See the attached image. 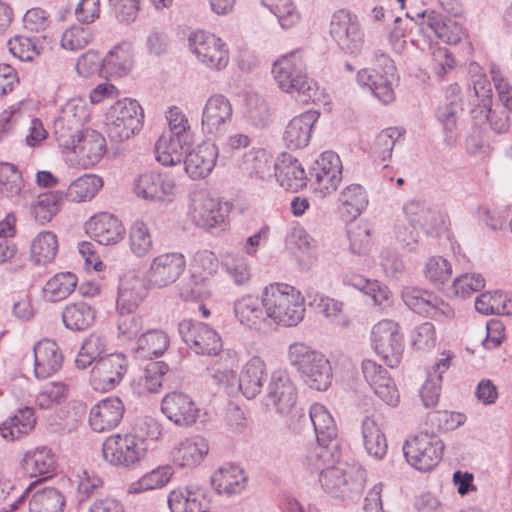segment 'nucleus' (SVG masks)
<instances>
[{"instance_id":"1","label":"nucleus","mask_w":512,"mask_h":512,"mask_svg":"<svg viewBox=\"0 0 512 512\" xmlns=\"http://www.w3.org/2000/svg\"><path fill=\"white\" fill-rule=\"evenodd\" d=\"M272 74L278 87L298 102L308 104L321 100L322 92L317 83L308 77L306 63L299 51L279 58L273 64Z\"/></svg>"},{"instance_id":"2","label":"nucleus","mask_w":512,"mask_h":512,"mask_svg":"<svg viewBox=\"0 0 512 512\" xmlns=\"http://www.w3.org/2000/svg\"><path fill=\"white\" fill-rule=\"evenodd\" d=\"M287 359L310 388L325 391L331 385L332 368L329 360L306 343L290 344Z\"/></svg>"},{"instance_id":"46","label":"nucleus","mask_w":512,"mask_h":512,"mask_svg":"<svg viewBox=\"0 0 512 512\" xmlns=\"http://www.w3.org/2000/svg\"><path fill=\"white\" fill-rule=\"evenodd\" d=\"M132 62L130 46L128 44L117 45L104 57V73L122 77L129 73Z\"/></svg>"},{"instance_id":"23","label":"nucleus","mask_w":512,"mask_h":512,"mask_svg":"<svg viewBox=\"0 0 512 512\" xmlns=\"http://www.w3.org/2000/svg\"><path fill=\"white\" fill-rule=\"evenodd\" d=\"M219 150L216 144L204 141L193 149H189L184 159V170L190 178L207 177L216 165Z\"/></svg>"},{"instance_id":"52","label":"nucleus","mask_w":512,"mask_h":512,"mask_svg":"<svg viewBox=\"0 0 512 512\" xmlns=\"http://www.w3.org/2000/svg\"><path fill=\"white\" fill-rule=\"evenodd\" d=\"M63 198L60 191L40 194L31 205V214L40 224L49 222L59 211V204Z\"/></svg>"},{"instance_id":"19","label":"nucleus","mask_w":512,"mask_h":512,"mask_svg":"<svg viewBox=\"0 0 512 512\" xmlns=\"http://www.w3.org/2000/svg\"><path fill=\"white\" fill-rule=\"evenodd\" d=\"M186 267V260L182 253H164L152 260L147 272L150 285L164 288L177 281Z\"/></svg>"},{"instance_id":"17","label":"nucleus","mask_w":512,"mask_h":512,"mask_svg":"<svg viewBox=\"0 0 512 512\" xmlns=\"http://www.w3.org/2000/svg\"><path fill=\"white\" fill-rule=\"evenodd\" d=\"M232 115V104L226 96L222 94L211 95L202 111V131L210 135H222L231 122Z\"/></svg>"},{"instance_id":"30","label":"nucleus","mask_w":512,"mask_h":512,"mask_svg":"<svg viewBox=\"0 0 512 512\" xmlns=\"http://www.w3.org/2000/svg\"><path fill=\"white\" fill-rule=\"evenodd\" d=\"M90 236L102 245L115 244L123 239L125 229L114 215L101 213L90 218L86 223Z\"/></svg>"},{"instance_id":"40","label":"nucleus","mask_w":512,"mask_h":512,"mask_svg":"<svg viewBox=\"0 0 512 512\" xmlns=\"http://www.w3.org/2000/svg\"><path fill=\"white\" fill-rule=\"evenodd\" d=\"M362 437L368 455L377 460L382 459L386 455L387 440L374 417L366 416L362 420Z\"/></svg>"},{"instance_id":"50","label":"nucleus","mask_w":512,"mask_h":512,"mask_svg":"<svg viewBox=\"0 0 512 512\" xmlns=\"http://www.w3.org/2000/svg\"><path fill=\"white\" fill-rule=\"evenodd\" d=\"M102 179L93 174H85L74 180L66 191V198L72 202L91 200L102 187Z\"/></svg>"},{"instance_id":"25","label":"nucleus","mask_w":512,"mask_h":512,"mask_svg":"<svg viewBox=\"0 0 512 512\" xmlns=\"http://www.w3.org/2000/svg\"><path fill=\"white\" fill-rule=\"evenodd\" d=\"M161 410L170 421L181 427L194 424L199 415L192 398L182 392L167 394L161 402Z\"/></svg>"},{"instance_id":"12","label":"nucleus","mask_w":512,"mask_h":512,"mask_svg":"<svg viewBox=\"0 0 512 512\" xmlns=\"http://www.w3.org/2000/svg\"><path fill=\"white\" fill-rule=\"evenodd\" d=\"M30 115L23 101L12 104L0 114V138L11 132L16 125L29 120L28 134L25 142L30 147L38 146L44 141L48 132L38 118L29 119Z\"/></svg>"},{"instance_id":"64","label":"nucleus","mask_w":512,"mask_h":512,"mask_svg":"<svg viewBox=\"0 0 512 512\" xmlns=\"http://www.w3.org/2000/svg\"><path fill=\"white\" fill-rule=\"evenodd\" d=\"M403 132V130L397 127L382 130L375 139L373 145L374 153L377 154L382 161L390 158L392 149L403 135Z\"/></svg>"},{"instance_id":"32","label":"nucleus","mask_w":512,"mask_h":512,"mask_svg":"<svg viewBox=\"0 0 512 512\" xmlns=\"http://www.w3.org/2000/svg\"><path fill=\"white\" fill-rule=\"evenodd\" d=\"M274 171L280 186L293 192L305 187L309 180L299 161L288 154H283L282 158L275 162Z\"/></svg>"},{"instance_id":"42","label":"nucleus","mask_w":512,"mask_h":512,"mask_svg":"<svg viewBox=\"0 0 512 512\" xmlns=\"http://www.w3.org/2000/svg\"><path fill=\"white\" fill-rule=\"evenodd\" d=\"M285 244L290 250H297L303 254H307V261L300 260V265L303 268H309L316 263V241L306 232L303 227L296 226L291 228L285 238Z\"/></svg>"},{"instance_id":"37","label":"nucleus","mask_w":512,"mask_h":512,"mask_svg":"<svg viewBox=\"0 0 512 512\" xmlns=\"http://www.w3.org/2000/svg\"><path fill=\"white\" fill-rule=\"evenodd\" d=\"M247 478L241 467L227 464L219 468L212 476L211 483L220 494H237L246 486Z\"/></svg>"},{"instance_id":"7","label":"nucleus","mask_w":512,"mask_h":512,"mask_svg":"<svg viewBox=\"0 0 512 512\" xmlns=\"http://www.w3.org/2000/svg\"><path fill=\"white\" fill-rule=\"evenodd\" d=\"M88 111L83 104L67 103L54 122V136L63 150L75 149L78 139L84 134Z\"/></svg>"},{"instance_id":"41","label":"nucleus","mask_w":512,"mask_h":512,"mask_svg":"<svg viewBox=\"0 0 512 512\" xmlns=\"http://www.w3.org/2000/svg\"><path fill=\"white\" fill-rule=\"evenodd\" d=\"M65 506V495L54 487L35 491L29 500V512H63Z\"/></svg>"},{"instance_id":"45","label":"nucleus","mask_w":512,"mask_h":512,"mask_svg":"<svg viewBox=\"0 0 512 512\" xmlns=\"http://www.w3.org/2000/svg\"><path fill=\"white\" fill-rule=\"evenodd\" d=\"M309 419L314 426L317 441L335 442L337 428L325 406L319 403L313 404L309 409Z\"/></svg>"},{"instance_id":"15","label":"nucleus","mask_w":512,"mask_h":512,"mask_svg":"<svg viewBox=\"0 0 512 512\" xmlns=\"http://www.w3.org/2000/svg\"><path fill=\"white\" fill-rule=\"evenodd\" d=\"M342 179V163L333 151H325L313 162L310 178L315 190L327 195L337 189Z\"/></svg>"},{"instance_id":"28","label":"nucleus","mask_w":512,"mask_h":512,"mask_svg":"<svg viewBox=\"0 0 512 512\" xmlns=\"http://www.w3.org/2000/svg\"><path fill=\"white\" fill-rule=\"evenodd\" d=\"M124 415V405L118 397L106 398L90 410L89 424L96 432L109 431L120 423Z\"/></svg>"},{"instance_id":"43","label":"nucleus","mask_w":512,"mask_h":512,"mask_svg":"<svg viewBox=\"0 0 512 512\" xmlns=\"http://www.w3.org/2000/svg\"><path fill=\"white\" fill-rule=\"evenodd\" d=\"M35 423L34 410L30 407H25L0 425V433L4 439L15 440L31 431Z\"/></svg>"},{"instance_id":"13","label":"nucleus","mask_w":512,"mask_h":512,"mask_svg":"<svg viewBox=\"0 0 512 512\" xmlns=\"http://www.w3.org/2000/svg\"><path fill=\"white\" fill-rule=\"evenodd\" d=\"M183 341L196 353L201 355H218L222 350L219 334L202 322L183 320L178 326Z\"/></svg>"},{"instance_id":"11","label":"nucleus","mask_w":512,"mask_h":512,"mask_svg":"<svg viewBox=\"0 0 512 512\" xmlns=\"http://www.w3.org/2000/svg\"><path fill=\"white\" fill-rule=\"evenodd\" d=\"M109 134L119 141L127 140L142 128L143 110L136 100H119L113 107Z\"/></svg>"},{"instance_id":"51","label":"nucleus","mask_w":512,"mask_h":512,"mask_svg":"<svg viewBox=\"0 0 512 512\" xmlns=\"http://www.w3.org/2000/svg\"><path fill=\"white\" fill-rule=\"evenodd\" d=\"M58 252L57 237L53 232H40L32 241L31 257L36 264H47L54 260Z\"/></svg>"},{"instance_id":"44","label":"nucleus","mask_w":512,"mask_h":512,"mask_svg":"<svg viewBox=\"0 0 512 512\" xmlns=\"http://www.w3.org/2000/svg\"><path fill=\"white\" fill-rule=\"evenodd\" d=\"M427 25L440 40L447 44L455 45L465 35L462 26L451 19H444L434 11L427 14Z\"/></svg>"},{"instance_id":"18","label":"nucleus","mask_w":512,"mask_h":512,"mask_svg":"<svg viewBox=\"0 0 512 512\" xmlns=\"http://www.w3.org/2000/svg\"><path fill=\"white\" fill-rule=\"evenodd\" d=\"M404 303L415 313L435 320L451 319L453 309L430 290H403Z\"/></svg>"},{"instance_id":"55","label":"nucleus","mask_w":512,"mask_h":512,"mask_svg":"<svg viewBox=\"0 0 512 512\" xmlns=\"http://www.w3.org/2000/svg\"><path fill=\"white\" fill-rule=\"evenodd\" d=\"M217 269V259L213 252L209 250L197 251L191 262L192 277L196 284L208 279Z\"/></svg>"},{"instance_id":"35","label":"nucleus","mask_w":512,"mask_h":512,"mask_svg":"<svg viewBox=\"0 0 512 512\" xmlns=\"http://www.w3.org/2000/svg\"><path fill=\"white\" fill-rule=\"evenodd\" d=\"M71 152L76 153L83 166H93L98 163L106 152V141L97 131L86 129L84 134L78 139L75 149Z\"/></svg>"},{"instance_id":"9","label":"nucleus","mask_w":512,"mask_h":512,"mask_svg":"<svg viewBox=\"0 0 512 512\" xmlns=\"http://www.w3.org/2000/svg\"><path fill=\"white\" fill-rule=\"evenodd\" d=\"M188 40L191 51L207 68L222 70L228 65L229 51L220 37L199 30L192 33Z\"/></svg>"},{"instance_id":"63","label":"nucleus","mask_w":512,"mask_h":512,"mask_svg":"<svg viewBox=\"0 0 512 512\" xmlns=\"http://www.w3.org/2000/svg\"><path fill=\"white\" fill-rule=\"evenodd\" d=\"M245 114L251 124L257 127H264L267 125L270 115L267 101L258 95L249 96Z\"/></svg>"},{"instance_id":"29","label":"nucleus","mask_w":512,"mask_h":512,"mask_svg":"<svg viewBox=\"0 0 512 512\" xmlns=\"http://www.w3.org/2000/svg\"><path fill=\"white\" fill-rule=\"evenodd\" d=\"M319 115L318 111L308 110L290 120L283 134V140L287 148L301 149L308 145L313 126Z\"/></svg>"},{"instance_id":"6","label":"nucleus","mask_w":512,"mask_h":512,"mask_svg":"<svg viewBox=\"0 0 512 512\" xmlns=\"http://www.w3.org/2000/svg\"><path fill=\"white\" fill-rule=\"evenodd\" d=\"M268 297L264 290L246 294L234 302V313L239 322L258 333L273 332V318L268 311Z\"/></svg>"},{"instance_id":"48","label":"nucleus","mask_w":512,"mask_h":512,"mask_svg":"<svg viewBox=\"0 0 512 512\" xmlns=\"http://www.w3.org/2000/svg\"><path fill=\"white\" fill-rule=\"evenodd\" d=\"M342 213H346L350 219L358 217L368 205V197L359 184L347 186L339 196Z\"/></svg>"},{"instance_id":"26","label":"nucleus","mask_w":512,"mask_h":512,"mask_svg":"<svg viewBox=\"0 0 512 512\" xmlns=\"http://www.w3.org/2000/svg\"><path fill=\"white\" fill-rule=\"evenodd\" d=\"M193 141L192 135L175 136L162 133L155 144L156 160L164 166H175L184 163V155L188 153Z\"/></svg>"},{"instance_id":"27","label":"nucleus","mask_w":512,"mask_h":512,"mask_svg":"<svg viewBox=\"0 0 512 512\" xmlns=\"http://www.w3.org/2000/svg\"><path fill=\"white\" fill-rule=\"evenodd\" d=\"M372 71L376 80L378 94L384 98V104L395 100L394 86L398 81L393 60L382 50H376L372 59Z\"/></svg>"},{"instance_id":"33","label":"nucleus","mask_w":512,"mask_h":512,"mask_svg":"<svg viewBox=\"0 0 512 512\" xmlns=\"http://www.w3.org/2000/svg\"><path fill=\"white\" fill-rule=\"evenodd\" d=\"M22 468L30 477L49 478L56 468L55 454L45 446L29 450L22 459Z\"/></svg>"},{"instance_id":"21","label":"nucleus","mask_w":512,"mask_h":512,"mask_svg":"<svg viewBox=\"0 0 512 512\" xmlns=\"http://www.w3.org/2000/svg\"><path fill=\"white\" fill-rule=\"evenodd\" d=\"M403 210L410 226L424 231L427 235H439L445 228L446 216L439 209L418 201H410Z\"/></svg>"},{"instance_id":"8","label":"nucleus","mask_w":512,"mask_h":512,"mask_svg":"<svg viewBox=\"0 0 512 512\" xmlns=\"http://www.w3.org/2000/svg\"><path fill=\"white\" fill-rule=\"evenodd\" d=\"M371 341L373 349L387 366L395 368L400 364L404 346L403 336L396 322L385 319L375 324L371 332Z\"/></svg>"},{"instance_id":"49","label":"nucleus","mask_w":512,"mask_h":512,"mask_svg":"<svg viewBox=\"0 0 512 512\" xmlns=\"http://www.w3.org/2000/svg\"><path fill=\"white\" fill-rule=\"evenodd\" d=\"M106 344L107 341L105 337L91 334L84 340L81 346L75 359L76 366L80 369H85L93 363L95 365L99 359L105 357Z\"/></svg>"},{"instance_id":"24","label":"nucleus","mask_w":512,"mask_h":512,"mask_svg":"<svg viewBox=\"0 0 512 512\" xmlns=\"http://www.w3.org/2000/svg\"><path fill=\"white\" fill-rule=\"evenodd\" d=\"M190 215L196 226L206 230L214 228L224 221L220 202L205 191L193 193Z\"/></svg>"},{"instance_id":"10","label":"nucleus","mask_w":512,"mask_h":512,"mask_svg":"<svg viewBox=\"0 0 512 512\" xmlns=\"http://www.w3.org/2000/svg\"><path fill=\"white\" fill-rule=\"evenodd\" d=\"M330 35L338 47L348 54H357L364 42V34L357 16L345 9H340L332 15Z\"/></svg>"},{"instance_id":"38","label":"nucleus","mask_w":512,"mask_h":512,"mask_svg":"<svg viewBox=\"0 0 512 512\" xmlns=\"http://www.w3.org/2000/svg\"><path fill=\"white\" fill-rule=\"evenodd\" d=\"M340 452L336 442L317 441L310 447L302 459L303 465L310 471H322L339 460Z\"/></svg>"},{"instance_id":"16","label":"nucleus","mask_w":512,"mask_h":512,"mask_svg":"<svg viewBox=\"0 0 512 512\" xmlns=\"http://www.w3.org/2000/svg\"><path fill=\"white\" fill-rule=\"evenodd\" d=\"M268 405H272L275 412L288 415L294 408L298 393L290 374L286 370H275L267 386Z\"/></svg>"},{"instance_id":"60","label":"nucleus","mask_w":512,"mask_h":512,"mask_svg":"<svg viewBox=\"0 0 512 512\" xmlns=\"http://www.w3.org/2000/svg\"><path fill=\"white\" fill-rule=\"evenodd\" d=\"M168 370V365L163 361L150 362L140 379L141 385L147 392L157 393L162 387L163 378Z\"/></svg>"},{"instance_id":"3","label":"nucleus","mask_w":512,"mask_h":512,"mask_svg":"<svg viewBox=\"0 0 512 512\" xmlns=\"http://www.w3.org/2000/svg\"><path fill=\"white\" fill-rule=\"evenodd\" d=\"M148 451L144 436L127 433L108 437L102 445V455L106 462L117 467H130L140 462Z\"/></svg>"},{"instance_id":"34","label":"nucleus","mask_w":512,"mask_h":512,"mask_svg":"<svg viewBox=\"0 0 512 512\" xmlns=\"http://www.w3.org/2000/svg\"><path fill=\"white\" fill-rule=\"evenodd\" d=\"M266 377V365L259 357H252L238 377V388L248 399L261 392Z\"/></svg>"},{"instance_id":"53","label":"nucleus","mask_w":512,"mask_h":512,"mask_svg":"<svg viewBox=\"0 0 512 512\" xmlns=\"http://www.w3.org/2000/svg\"><path fill=\"white\" fill-rule=\"evenodd\" d=\"M24 180L18 167L9 162H0V199L18 196Z\"/></svg>"},{"instance_id":"57","label":"nucleus","mask_w":512,"mask_h":512,"mask_svg":"<svg viewBox=\"0 0 512 512\" xmlns=\"http://www.w3.org/2000/svg\"><path fill=\"white\" fill-rule=\"evenodd\" d=\"M130 248L132 252L143 257L152 248V238L148 226L142 221H136L131 226L129 235Z\"/></svg>"},{"instance_id":"47","label":"nucleus","mask_w":512,"mask_h":512,"mask_svg":"<svg viewBox=\"0 0 512 512\" xmlns=\"http://www.w3.org/2000/svg\"><path fill=\"white\" fill-rule=\"evenodd\" d=\"M95 318L94 310L84 302L66 306L62 320L66 328L72 331H82L91 326Z\"/></svg>"},{"instance_id":"14","label":"nucleus","mask_w":512,"mask_h":512,"mask_svg":"<svg viewBox=\"0 0 512 512\" xmlns=\"http://www.w3.org/2000/svg\"><path fill=\"white\" fill-rule=\"evenodd\" d=\"M128 359L123 353H110L93 366L90 382L95 390L110 391L120 384L128 371Z\"/></svg>"},{"instance_id":"5","label":"nucleus","mask_w":512,"mask_h":512,"mask_svg":"<svg viewBox=\"0 0 512 512\" xmlns=\"http://www.w3.org/2000/svg\"><path fill=\"white\" fill-rule=\"evenodd\" d=\"M268 297V311L273 318V331L277 325L293 327L305 314V297L300 290H264Z\"/></svg>"},{"instance_id":"54","label":"nucleus","mask_w":512,"mask_h":512,"mask_svg":"<svg viewBox=\"0 0 512 512\" xmlns=\"http://www.w3.org/2000/svg\"><path fill=\"white\" fill-rule=\"evenodd\" d=\"M262 4L273 13L283 29H290L301 19L292 0H262Z\"/></svg>"},{"instance_id":"22","label":"nucleus","mask_w":512,"mask_h":512,"mask_svg":"<svg viewBox=\"0 0 512 512\" xmlns=\"http://www.w3.org/2000/svg\"><path fill=\"white\" fill-rule=\"evenodd\" d=\"M176 184L172 177L154 171L140 174L133 184L134 193L145 200L163 201L173 195Z\"/></svg>"},{"instance_id":"4","label":"nucleus","mask_w":512,"mask_h":512,"mask_svg":"<svg viewBox=\"0 0 512 512\" xmlns=\"http://www.w3.org/2000/svg\"><path fill=\"white\" fill-rule=\"evenodd\" d=\"M444 452V443L433 432H420L405 441L403 453L407 462L419 471L435 468Z\"/></svg>"},{"instance_id":"36","label":"nucleus","mask_w":512,"mask_h":512,"mask_svg":"<svg viewBox=\"0 0 512 512\" xmlns=\"http://www.w3.org/2000/svg\"><path fill=\"white\" fill-rule=\"evenodd\" d=\"M208 451L207 441L200 436H195L181 441L173 449L172 457L174 463L180 467H195L201 463Z\"/></svg>"},{"instance_id":"59","label":"nucleus","mask_w":512,"mask_h":512,"mask_svg":"<svg viewBox=\"0 0 512 512\" xmlns=\"http://www.w3.org/2000/svg\"><path fill=\"white\" fill-rule=\"evenodd\" d=\"M173 474L171 466L158 467L151 472L142 476L133 484V491L140 492L146 490L157 489L165 486Z\"/></svg>"},{"instance_id":"61","label":"nucleus","mask_w":512,"mask_h":512,"mask_svg":"<svg viewBox=\"0 0 512 512\" xmlns=\"http://www.w3.org/2000/svg\"><path fill=\"white\" fill-rule=\"evenodd\" d=\"M452 274L451 264L441 256L431 257L425 266V276L432 285L445 284Z\"/></svg>"},{"instance_id":"56","label":"nucleus","mask_w":512,"mask_h":512,"mask_svg":"<svg viewBox=\"0 0 512 512\" xmlns=\"http://www.w3.org/2000/svg\"><path fill=\"white\" fill-rule=\"evenodd\" d=\"M94 38L91 27L84 25H73L66 29L61 37V45L64 49L77 51L85 48Z\"/></svg>"},{"instance_id":"20","label":"nucleus","mask_w":512,"mask_h":512,"mask_svg":"<svg viewBox=\"0 0 512 512\" xmlns=\"http://www.w3.org/2000/svg\"><path fill=\"white\" fill-rule=\"evenodd\" d=\"M361 369L364 379L374 393L386 404L396 406L399 402V393L389 372L371 359H364Z\"/></svg>"},{"instance_id":"62","label":"nucleus","mask_w":512,"mask_h":512,"mask_svg":"<svg viewBox=\"0 0 512 512\" xmlns=\"http://www.w3.org/2000/svg\"><path fill=\"white\" fill-rule=\"evenodd\" d=\"M319 482L327 493L337 495L342 491L348 480L344 469L332 464L321 471Z\"/></svg>"},{"instance_id":"39","label":"nucleus","mask_w":512,"mask_h":512,"mask_svg":"<svg viewBox=\"0 0 512 512\" xmlns=\"http://www.w3.org/2000/svg\"><path fill=\"white\" fill-rule=\"evenodd\" d=\"M461 112V103L457 97H454L437 109V118L444 131V143L449 147H453L458 141V119Z\"/></svg>"},{"instance_id":"58","label":"nucleus","mask_w":512,"mask_h":512,"mask_svg":"<svg viewBox=\"0 0 512 512\" xmlns=\"http://www.w3.org/2000/svg\"><path fill=\"white\" fill-rule=\"evenodd\" d=\"M309 305L314 307L318 312L323 313L326 317L332 318V321L339 325H344L345 321L343 316L340 314L342 311L343 304L333 298L324 297L318 291H315L314 295H308Z\"/></svg>"},{"instance_id":"31","label":"nucleus","mask_w":512,"mask_h":512,"mask_svg":"<svg viewBox=\"0 0 512 512\" xmlns=\"http://www.w3.org/2000/svg\"><path fill=\"white\" fill-rule=\"evenodd\" d=\"M34 373L38 379H46L55 374L62 366L63 356L56 342L44 339L35 344Z\"/></svg>"}]
</instances>
